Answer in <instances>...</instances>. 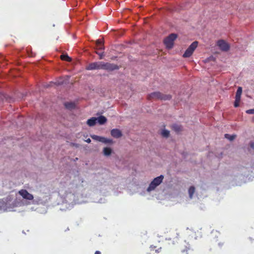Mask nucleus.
Masks as SVG:
<instances>
[{
    "label": "nucleus",
    "instance_id": "27",
    "mask_svg": "<svg viewBox=\"0 0 254 254\" xmlns=\"http://www.w3.org/2000/svg\"><path fill=\"white\" fill-rule=\"evenodd\" d=\"M246 112L248 114H254V109L248 110L246 111Z\"/></svg>",
    "mask_w": 254,
    "mask_h": 254
},
{
    "label": "nucleus",
    "instance_id": "20",
    "mask_svg": "<svg viewBox=\"0 0 254 254\" xmlns=\"http://www.w3.org/2000/svg\"><path fill=\"white\" fill-rule=\"evenodd\" d=\"M64 106L66 108L68 109H74L75 107V105L72 102H66L64 103Z\"/></svg>",
    "mask_w": 254,
    "mask_h": 254
},
{
    "label": "nucleus",
    "instance_id": "3",
    "mask_svg": "<svg viewBox=\"0 0 254 254\" xmlns=\"http://www.w3.org/2000/svg\"><path fill=\"white\" fill-rule=\"evenodd\" d=\"M198 45L197 41L193 42L187 48L183 54V57L189 58L190 57Z\"/></svg>",
    "mask_w": 254,
    "mask_h": 254
},
{
    "label": "nucleus",
    "instance_id": "8",
    "mask_svg": "<svg viewBox=\"0 0 254 254\" xmlns=\"http://www.w3.org/2000/svg\"><path fill=\"white\" fill-rule=\"evenodd\" d=\"M217 45L223 51H228L230 49L229 45L223 40H218Z\"/></svg>",
    "mask_w": 254,
    "mask_h": 254
},
{
    "label": "nucleus",
    "instance_id": "33",
    "mask_svg": "<svg viewBox=\"0 0 254 254\" xmlns=\"http://www.w3.org/2000/svg\"><path fill=\"white\" fill-rule=\"evenodd\" d=\"M218 245H219V246L220 247H221L222 246V245H223V244H221V243H219L218 244Z\"/></svg>",
    "mask_w": 254,
    "mask_h": 254
},
{
    "label": "nucleus",
    "instance_id": "14",
    "mask_svg": "<svg viewBox=\"0 0 254 254\" xmlns=\"http://www.w3.org/2000/svg\"><path fill=\"white\" fill-rule=\"evenodd\" d=\"M98 123L100 125H103L107 122V119L103 116H100L98 118H96Z\"/></svg>",
    "mask_w": 254,
    "mask_h": 254
},
{
    "label": "nucleus",
    "instance_id": "4",
    "mask_svg": "<svg viewBox=\"0 0 254 254\" xmlns=\"http://www.w3.org/2000/svg\"><path fill=\"white\" fill-rule=\"evenodd\" d=\"M90 136L93 139L105 144H112L114 143V141L112 139L107 138L97 135H91Z\"/></svg>",
    "mask_w": 254,
    "mask_h": 254
},
{
    "label": "nucleus",
    "instance_id": "24",
    "mask_svg": "<svg viewBox=\"0 0 254 254\" xmlns=\"http://www.w3.org/2000/svg\"><path fill=\"white\" fill-rule=\"evenodd\" d=\"M172 128L176 132H179L181 130V126L177 124L173 125L172 126Z\"/></svg>",
    "mask_w": 254,
    "mask_h": 254
},
{
    "label": "nucleus",
    "instance_id": "31",
    "mask_svg": "<svg viewBox=\"0 0 254 254\" xmlns=\"http://www.w3.org/2000/svg\"><path fill=\"white\" fill-rule=\"evenodd\" d=\"M71 144L72 145V146H75L76 147H79V144H75V143H72Z\"/></svg>",
    "mask_w": 254,
    "mask_h": 254
},
{
    "label": "nucleus",
    "instance_id": "15",
    "mask_svg": "<svg viewBox=\"0 0 254 254\" xmlns=\"http://www.w3.org/2000/svg\"><path fill=\"white\" fill-rule=\"evenodd\" d=\"M97 121V119L96 118H91L90 119H88L87 121V124L90 126L92 127L94 126Z\"/></svg>",
    "mask_w": 254,
    "mask_h": 254
},
{
    "label": "nucleus",
    "instance_id": "32",
    "mask_svg": "<svg viewBox=\"0 0 254 254\" xmlns=\"http://www.w3.org/2000/svg\"><path fill=\"white\" fill-rule=\"evenodd\" d=\"M95 254H101V252L99 251H96L95 252Z\"/></svg>",
    "mask_w": 254,
    "mask_h": 254
},
{
    "label": "nucleus",
    "instance_id": "1",
    "mask_svg": "<svg viewBox=\"0 0 254 254\" xmlns=\"http://www.w3.org/2000/svg\"><path fill=\"white\" fill-rule=\"evenodd\" d=\"M247 169L245 167H240L234 169L233 171L232 177L235 182V185L241 186L244 180L245 176L247 175Z\"/></svg>",
    "mask_w": 254,
    "mask_h": 254
},
{
    "label": "nucleus",
    "instance_id": "2",
    "mask_svg": "<svg viewBox=\"0 0 254 254\" xmlns=\"http://www.w3.org/2000/svg\"><path fill=\"white\" fill-rule=\"evenodd\" d=\"M177 38V35L175 33H172L167 37L164 40V44L166 47L168 49H171L173 47L174 41Z\"/></svg>",
    "mask_w": 254,
    "mask_h": 254
},
{
    "label": "nucleus",
    "instance_id": "9",
    "mask_svg": "<svg viewBox=\"0 0 254 254\" xmlns=\"http://www.w3.org/2000/svg\"><path fill=\"white\" fill-rule=\"evenodd\" d=\"M159 185V177H156L153 181L150 184L147 189V191L149 192L154 190L155 188Z\"/></svg>",
    "mask_w": 254,
    "mask_h": 254
},
{
    "label": "nucleus",
    "instance_id": "26",
    "mask_svg": "<svg viewBox=\"0 0 254 254\" xmlns=\"http://www.w3.org/2000/svg\"><path fill=\"white\" fill-rule=\"evenodd\" d=\"M96 53L99 56V59H102L104 56L103 52H96Z\"/></svg>",
    "mask_w": 254,
    "mask_h": 254
},
{
    "label": "nucleus",
    "instance_id": "23",
    "mask_svg": "<svg viewBox=\"0 0 254 254\" xmlns=\"http://www.w3.org/2000/svg\"><path fill=\"white\" fill-rule=\"evenodd\" d=\"M61 59L63 61L67 62L71 61V59L67 55H62L61 56Z\"/></svg>",
    "mask_w": 254,
    "mask_h": 254
},
{
    "label": "nucleus",
    "instance_id": "6",
    "mask_svg": "<svg viewBox=\"0 0 254 254\" xmlns=\"http://www.w3.org/2000/svg\"><path fill=\"white\" fill-rule=\"evenodd\" d=\"M18 193L25 199L32 200L34 198L33 195L29 193L26 190H20L18 191Z\"/></svg>",
    "mask_w": 254,
    "mask_h": 254
},
{
    "label": "nucleus",
    "instance_id": "10",
    "mask_svg": "<svg viewBox=\"0 0 254 254\" xmlns=\"http://www.w3.org/2000/svg\"><path fill=\"white\" fill-rule=\"evenodd\" d=\"M111 135L116 138L121 137L122 136V131L119 129H113L111 131Z\"/></svg>",
    "mask_w": 254,
    "mask_h": 254
},
{
    "label": "nucleus",
    "instance_id": "19",
    "mask_svg": "<svg viewBox=\"0 0 254 254\" xmlns=\"http://www.w3.org/2000/svg\"><path fill=\"white\" fill-rule=\"evenodd\" d=\"M242 91H243V89H242V87H238L237 90V91H236V95H235V98H240L241 99V95H242Z\"/></svg>",
    "mask_w": 254,
    "mask_h": 254
},
{
    "label": "nucleus",
    "instance_id": "7",
    "mask_svg": "<svg viewBox=\"0 0 254 254\" xmlns=\"http://www.w3.org/2000/svg\"><path fill=\"white\" fill-rule=\"evenodd\" d=\"M102 62L92 63L86 67V69L87 70L102 69Z\"/></svg>",
    "mask_w": 254,
    "mask_h": 254
},
{
    "label": "nucleus",
    "instance_id": "13",
    "mask_svg": "<svg viewBox=\"0 0 254 254\" xmlns=\"http://www.w3.org/2000/svg\"><path fill=\"white\" fill-rule=\"evenodd\" d=\"M248 151L253 155L254 156V141H251L249 144Z\"/></svg>",
    "mask_w": 254,
    "mask_h": 254
},
{
    "label": "nucleus",
    "instance_id": "34",
    "mask_svg": "<svg viewBox=\"0 0 254 254\" xmlns=\"http://www.w3.org/2000/svg\"><path fill=\"white\" fill-rule=\"evenodd\" d=\"M57 84H63V82H57Z\"/></svg>",
    "mask_w": 254,
    "mask_h": 254
},
{
    "label": "nucleus",
    "instance_id": "25",
    "mask_svg": "<svg viewBox=\"0 0 254 254\" xmlns=\"http://www.w3.org/2000/svg\"><path fill=\"white\" fill-rule=\"evenodd\" d=\"M241 101V99L240 98H235V102L234 103V106L235 107V108H237L238 107H239V103Z\"/></svg>",
    "mask_w": 254,
    "mask_h": 254
},
{
    "label": "nucleus",
    "instance_id": "30",
    "mask_svg": "<svg viewBox=\"0 0 254 254\" xmlns=\"http://www.w3.org/2000/svg\"><path fill=\"white\" fill-rule=\"evenodd\" d=\"M87 143H90L91 141V139L90 138H88L86 140H85Z\"/></svg>",
    "mask_w": 254,
    "mask_h": 254
},
{
    "label": "nucleus",
    "instance_id": "11",
    "mask_svg": "<svg viewBox=\"0 0 254 254\" xmlns=\"http://www.w3.org/2000/svg\"><path fill=\"white\" fill-rule=\"evenodd\" d=\"M195 187L193 186H190L188 190L189 196L190 199H192L193 198V194L195 192Z\"/></svg>",
    "mask_w": 254,
    "mask_h": 254
},
{
    "label": "nucleus",
    "instance_id": "22",
    "mask_svg": "<svg viewBox=\"0 0 254 254\" xmlns=\"http://www.w3.org/2000/svg\"><path fill=\"white\" fill-rule=\"evenodd\" d=\"M161 134L163 137L167 138L170 135V131L168 130L164 129L162 130Z\"/></svg>",
    "mask_w": 254,
    "mask_h": 254
},
{
    "label": "nucleus",
    "instance_id": "29",
    "mask_svg": "<svg viewBox=\"0 0 254 254\" xmlns=\"http://www.w3.org/2000/svg\"><path fill=\"white\" fill-rule=\"evenodd\" d=\"M163 179H164V176L162 175H160V184L162 183Z\"/></svg>",
    "mask_w": 254,
    "mask_h": 254
},
{
    "label": "nucleus",
    "instance_id": "18",
    "mask_svg": "<svg viewBox=\"0 0 254 254\" xmlns=\"http://www.w3.org/2000/svg\"><path fill=\"white\" fill-rule=\"evenodd\" d=\"M148 99L149 100L154 99L157 100L158 99H159V93L154 92V93L150 94L148 96Z\"/></svg>",
    "mask_w": 254,
    "mask_h": 254
},
{
    "label": "nucleus",
    "instance_id": "5",
    "mask_svg": "<svg viewBox=\"0 0 254 254\" xmlns=\"http://www.w3.org/2000/svg\"><path fill=\"white\" fill-rule=\"evenodd\" d=\"M118 69L119 66L115 64L102 62V69H105L108 71H113Z\"/></svg>",
    "mask_w": 254,
    "mask_h": 254
},
{
    "label": "nucleus",
    "instance_id": "21",
    "mask_svg": "<svg viewBox=\"0 0 254 254\" xmlns=\"http://www.w3.org/2000/svg\"><path fill=\"white\" fill-rule=\"evenodd\" d=\"M224 136L225 138H227L229 140L233 141L235 139L236 135L235 134H230L226 133L224 135Z\"/></svg>",
    "mask_w": 254,
    "mask_h": 254
},
{
    "label": "nucleus",
    "instance_id": "17",
    "mask_svg": "<svg viewBox=\"0 0 254 254\" xmlns=\"http://www.w3.org/2000/svg\"><path fill=\"white\" fill-rule=\"evenodd\" d=\"M96 45L97 49L98 50L104 49V46L103 45V41L101 39H98L96 41Z\"/></svg>",
    "mask_w": 254,
    "mask_h": 254
},
{
    "label": "nucleus",
    "instance_id": "16",
    "mask_svg": "<svg viewBox=\"0 0 254 254\" xmlns=\"http://www.w3.org/2000/svg\"><path fill=\"white\" fill-rule=\"evenodd\" d=\"M172 98L171 95L168 94H163L161 93H160V100H170Z\"/></svg>",
    "mask_w": 254,
    "mask_h": 254
},
{
    "label": "nucleus",
    "instance_id": "28",
    "mask_svg": "<svg viewBox=\"0 0 254 254\" xmlns=\"http://www.w3.org/2000/svg\"><path fill=\"white\" fill-rule=\"evenodd\" d=\"M190 249V244H188L187 246H186V249L184 250H182V253H185V252H187L188 250Z\"/></svg>",
    "mask_w": 254,
    "mask_h": 254
},
{
    "label": "nucleus",
    "instance_id": "12",
    "mask_svg": "<svg viewBox=\"0 0 254 254\" xmlns=\"http://www.w3.org/2000/svg\"><path fill=\"white\" fill-rule=\"evenodd\" d=\"M103 153L106 156H110L112 153V149L110 147H104L103 150Z\"/></svg>",
    "mask_w": 254,
    "mask_h": 254
}]
</instances>
